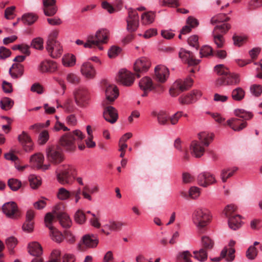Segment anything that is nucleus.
I'll return each instance as SVG.
<instances>
[{"label": "nucleus", "mask_w": 262, "mask_h": 262, "mask_svg": "<svg viewBox=\"0 0 262 262\" xmlns=\"http://www.w3.org/2000/svg\"><path fill=\"white\" fill-rule=\"evenodd\" d=\"M214 69L220 75L215 81L216 86L234 85L239 83L241 81L239 74L230 72L223 64L216 65Z\"/></svg>", "instance_id": "obj_1"}, {"label": "nucleus", "mask_w": 262, "mask_h": 262, "mask_svg": "<svg viewBox=\"0 0 262 262\" xmlns=\"http://www.w3.org/2000/svg\"><path fill=\"white\" fill-rule=\"evenodd\" d=\"M85 136L79 129L74 130L63 134L59 139V144L63 149L68 152L74 151L77 143L81 142Z\"/></svg>", "instance_id": "obj_2"}, {"label": "nucleus", "mask_w": 262, "mask_h": 262, "mask_svg": "<svg viewBox=\"0 0 262 262\" xmlns=\"http://www.w3.org/2000/svg\"><path fill=\"white\" fill-rule=\"evenodd\" d=\"M58 182L62 185H70L77 175V171L74 166L63 165L56 171Z\"/></svg>", "instance_id": "obj_3"}, {"label": "nucleus", "mask_w": 262, "mask_h": 262, "mask_svg": "<svg viewBox=\"0 0 262 262\" xmlns=\"http://www.w3.org/2000/svg\"><path fill=\"white\" fill-rule=\"evenodd\" d=\"M109 35V31L105 29L98 30L95 35H90L86 37V41L84 48H92L97 47L100 50H103V47L101 45L107 42Z\"/></svg>", "instance_id": "obj_4"}, {"label": "nucleus", "mask_w": 262, "mask_h": 262, "mask_svg": "<svg viewBox=\"0 0 262 262\" xmlns=\"http://www.w3.org/2000/svg\"><path fill=\"white\" fill-rule=\"evenodd\" d=\"M202 248L199 251L193 252L194 257L200 261H204L207 258V251L212 249L214 242L208 236H203L202 238Z\"/></svg>", "instance_id": "obj_5"}, {"label": "nucleus", "mask_w": 262, "mask_h": 262, "mask_svg": "<svg viewBox=\"0 0 262 262\" xmlns=\"http://www.w3.org/2000/svg\"><path fill=\"white\" fill-rule=\"evenodd\" d=\"M47 158L51 163L58 164L64 160V156L61 149L56 146H49L46 148Z\"/></svg>", "instance_id": "obj_6"}, {"label": "nucleus", "mask_w": 262, "mask_h": 262, "mask_svg": "<svg viewBox=\"0 0 262 262\" xmlns=\"http://www.w3.org/2000/svg\"><path fill=\"white\" fill-rule=\"evenodd\" d=\"M193 80L190 78H187L184 80H177L169 90L170 95L172 97L178 96L181 92L188 90L192 85Z\"/></svg>", "instance_id": "obj_7"}, {"label": "nucleus", "mask_w": 262, "mask_h": 262, "mask_svg": "<svg viewBox=\"0 0 262 262\" xmlns=\"http://www.w3.org/2000/svg\"><path fill=\"white\" fill-rule=\"evenodd\" d=\"M209 220L208 212L206 210L198 209L193 214V221L195 225L199 228L205 227Z\"/></svg>", "instance_id": "obj_8"}, {"label": "nucleus", "mask_w": 262, "mask_h": 262, "mask_svg": "<svg viewBox=\"0 0 262 262\" xmlns=\"http://www.w3.org/2000/svg\"><path fill=\"white\" fill-rule=\"evenodd\" d=\"M2 211L9 219H16L20 216L17 204L13 201L5 203L2 206Z\"/></svg>", "instance_id": "obj_9"}, {"label": "nucleus", "mask_w": 262, "mask_h": 262, "mask_svg": "<svg viewBox=\"0 0 262 262\" xmlns=\"http://www.w3.org/2000/svg\"><path fill=\"white\" fill-rule=\"evenodd\" d=\"M128 17L126 18L127 30L130 32L135 31L139 26V16L136 10L128 9Z\"/></svg>", "instance_id": "obj_10"}, {"label": "nucleus", "mask_w": 262, "mask_h": 262, "mask_svg": "<svg viewBox=\"0 0 262 262\" xmlns=\"http://www.w3.org/2000/svg\"><path fill=\"white\" fill-rule=\"evenodd\" d=\"M75 102L77 105L83 107L85 106L89 100V93L84 88L78 89L74 93Z\"/></svg>", "instance_id": "obj_11"}, {"label": "nucleus", "mask_w": 262, "mask_h": 262, "mask_svg": "<svg viewBox=\"0 0 262 262\" xmlns=\"http://www.w3.org/2000/svg\"><path fill=\"white\" fill-rule=\"evenodd\" d=\"M46 49L49 55L53 58L60 57L63 52L62 46L59 41H47Z\"/></svg>", "instance_id": "obj_12"}, {"label": "nucleus", "mask_w": 262, "mask_h": 262, "mask_svg": "<svg viewBox=\"0 0 262 262\" xmlns=\"http://www.w3.org/2000/svg\"><path fill=\"white\" fill-rule=\"evenodd\" d=\"M150 66L149 60L145 57H142L136 60L134 65V69L136 75L139 78L140 77L139 73H143L147 72Z\"/></svg>", "instance_id": "obj_13"}, {"label": "nucleus", "mask_w": 262, "mask_h": 262, "mask_svg": "<svg viewBox=\"0 0 262 262\" xmlns=\"http://www.w3.org/2000/svg\"><path fill=\"white\" fill-rule=\"evenodd\" d=\"M118 82L125 86H130L134 82L135 78L133 73L125 69H121L117 78Z\"/></svg>", "instance_id": "obj_14"}, {"label": "nucleus", "mask_w": 262, "mask_h": 262, "mask_svg": "<svg viewBox=\"0 0 262 262\" xmlns=\"http://www.w3.org/2000/svg\"><path fill=\"white\" fill-rule=\"evenodd\" d=\"M119 96V91L116 86L109 85L105 90V100L103 102V105H107L114 102Z\"/></svg>", "instance_id": "obj_15"}, {"label": "nucleus", "mask_w": 262, "mask_h": 262, "mask_svg": "<svg viewBox=\"0 0 262 262\" xmlns=\"http://www.w3.org/2000/svg\"><path fill=\"white\" fill-rule=\"evenodd\" d=\"M18 140L26 152L33 150L34 144L30 136L25 131L18 136Z\"/></svg>", "instance_id": "obj_16"}, {"label": "nucleus", "mask_w": 262, "mask_h": 262, "mask_svg": "<svg viewBox=\"0 0 262 262\" xmlns=\"http://www.w3.org/2000/svg\"><path fill=\"white\" fill-rule=\"evenodd\" d=\"M202 95L200 91L194 90L185 96H182L179 98L181 104H189L195 102Z\"/></svg>", "instance_id": "obj_17"}, {"label": "nucleus", "mask_w": 262, "mask_h": 262, "mask_svg": "<svg viewBox=\"0 0 262 262\" xmlns=\"http://www.w3.org/2000/svg\"><path fill=\"white\" fill-rule=\"evenodd\" d=\"M57 64L55 61L51 60H45L40 63L38 70L42 73H53L57 71Z\"/></svg>", "instance_id": "obj_18"}, {"label": "nucleus", "mask_w": 262, "mask_h": 262, "mask_svg": "<svg viewBox=\"0 0 262 262\" xmlns=\"http://www.w3.org/2000/svg\"><path fill=\"white\" fill-rule=\"evenodd\" d=\"M179 57L189 66H195L199 63L200 60L196 59L193 53L184 49H181L179 54Z\"/></svg>", "instance_id": "obj_19"}, {"label": "nucleus", "mask_w": 262, "mask_h": 262, "mask_svg": "<svg viewBox=\"0 0 262 262\" xmlns=\"http://www.w3.org/2000/svg\"><path fill=\"white\" fill-rule=\"evenodd\" d=\"M103 115L105 120L111 124L115 123L118 118L117 110L112 106L104 107Z\"/></svg>", "instance_id": "obj_20"}, {"label": "nucleus", "mask_w": 262, "mask_h": 262, "mask_svg": "<svg viewBox=\"0 0 262 262\" xmlns=\"http://www.w3.org/2000/svg\"><path fill=\"white\" fill-rule=\"evenodd\" d=\"M156 79L162 83L165 82L169 75V70L163 65H158L155 68Z\"/></svg>", "instance_id": "obj_21"}, {"label": "nucleus", "mask_w": 262, "mask_h": 262, "mask_svg": "<svg viewBox=\"0 0 262 262\" xmlns=\"http://www.w3.org/2000/svg\"><path fill=\"white\" fill-rule=\"evenodd\" d=\"M81 243L86 248H94L98 245L99 240L96 235L88 234L82 237Z\"/></svg>", "instance_id": "obj_22"}, {"label": "nucleus", "mask_w": 262, "mask_h": 262, "mask_svg": "<svg viewBox=\"0 0 262 262\" xmlns=\"http://www.w3.org/2000/svg\"><path fill=\"white\" fill-rule=\"evenodd\" d=\"M24 72V67L20 63H13L10 68L9 73L12 78L16 79L21 77Z\"/></svg>", "instance_id": "obj_23"}, {"label": "nucleus", "mask_w": 262, "mask_h": 262, "mask_svg": "<svg viewBox=\"0 0 262 262\" xmlns=\"http://www.w3.org/2000/svg\"><path fill=\"white\" fill-rule=\"evenodd\" d=\"M190 149L191 154L195 158H200L203 155L205 151L204 148L201 146L200 142L196 141L191 142Z\"/></svg>", "instance_id": "obj_24"}, {"label": "nucleus", "mask_w": 262, "mask_h": 262, "mask_svg": "<svg viewBox=\"0 0 262 262\" xmlns=\"http://www.w3.org/2000/svg\"><path fill=\"white\" fill-rule=\"evenodd\" d=\"M54 213L63 228H69L71 226L72 222L68 214L63 212L56 211H54Z\"/></svg>", "instance_id": "obj_25"}, {"label": "nucleus", "mask_w": 262, "mask_h": 262, "mask_svg": "<svg viewBox=\"0 0 262 262\" xmlns=\"http://www.w3.org/2000/svg\"><path fill=\"white\" fill-rule=\"evenodd\" d=\"M80 71L82 74L88 78H92L95 75V70L89 62L83 63L81 67Z\"/></svg>", "instance_id": "obj_26"}, {"label": "nucleus", "mask_w": 262, "mask_h": 262, "mask_svg": "<svg viewBox=\"0 0 262 262\" xmlns=\"http://www.w3.org/2000/svg\"><path fill=\"white\" fill-rule=\"evenodd\" d=\"M124 225V224L121 222H115L112 221L110 222L108 224L104 225L103 229H102V231L106 234L109 235L110 232L109 231H117L121 229L122 227Z\"/></svg>", "instance_id": "obj_27"}, {"label": "nucleus", "mask_w": 262, "mask_h": 262, "mask_svg": "<svg viewBox=\"0 0 262 262\" xmlns=\"http://www.w3.org/2000/svg\"><path fill=\"white\" fill-rule=\"evenodd\" d=\"M28 252L32 256L39 257L42 253L41 245L37 242H32L28 245Z\"/></svg>", "instance_id": "obj_28"}, {"label": "nucleus", "mask_w": 262, "mask_h": 262, "mask_svg": "<svg viewBox=\"0 0 262 262\" xmlns=\"http://www.w3.org/2000/svg\"><path fill=\"white\" fill-rule=\"evenodd\" d=\"M228 225L230 229L236 230L239 229L243 224L241 221V216L239 215H233L228 219Z\"/></svg>", "instance_id": "obj_29"}, {"label": "nucleus", "mask_w": 262, "mask_h": 262, "mask_svg": "<svg viewBox=\"0 0 262 262\" xmlns=\"http://www.w3.org/2000/svg\"><path fill=\"white\" fill-rule=\"evenodd\" d=\"M151 115L153 117H157L158 122L160 125H166L168 120L166 113L164 111H160L159 112L153 111L151 113Z\"/></svg>", "instance_id": "obj_30"}, {"label": "nucleus", "mask_w": 262, "mask_h": 262, "mask_svg": "<svg viewBox=\"0 0 262 262\" xmlns=\"http://www.w3.org/2000/svg\"><path fill=\"white\" fill-rule=\"evenodd\" d=\"M238 119L236 118H232L227 120L228 125L234 131L239 132L246 127L247 122H243L238 125Z\"/></svg>", "instance_id": "obj_31"}, {"label": "nucleus", "mask_w": 262, "mask_h": 262, "mask_svg": "<svg viewBox=\"0 0 262 262\" xmlns=\"http://www.w3.org/2000/svg\"><path fill=\"white\" fill-rule=\"evenodd\" d=\"M212 41L215 45L216 48H222L225 44V40L224 36L217 32H212Z\"/></svg>", "instance_id": "obj_32"}, {"label": "nucleus", "mask_w": 262, "mask_h": 262, "mask_svg": "<svg viewBox=\"0 0 262 262\" xmlns=\"http://www.w3.org/2000/svg\"><path fill=\"white\" fill-rule=\"evenodd\" d=\"M30 160L34 166L36 167L37 169H39L44 161V156L40 153H37L32 155Z\"/></svg>", "instance_id": "obj_33"}, {"label": "nucleus", "mask_w": 262, "mask_h": 262, "mask_svg": "<svg viewBox=\"0 0 262 262\" xmlns=\"http://www.w3.org/2000/svg\"><path fill=\"white\" fill-rule=\"evenodd\" d=\"M245 92L243 88L237 87L233 89L231 93L232 98L237 101L242 100L245 97Z\"/></svg>", "instance_id": "obj_34"}, {"label": "nucleus", "mask_w": 262, "mask_h": 262, "mask_svg": "<svg viewBox=\"0 0 262 262\" xmlns=\"http://www.w3.org/2000/svg\"><path fill=\"white\" fill-rule=\"evenodd\" d=\"M200 142L205 146H209L210 142L213 139L212 134L206 132H202L198 134Z\"/></svg>", "instance_id": "obj_35"}, {"label": "nucleus", "mask_w": 262, "mask_h": 262, "mask_svg": "<svg viewBox=\"0 0 262 262\" xmlns=\"http://www.w3.org/2000/svg\"><path fill=\"white\" fill-rule=\"evenodd\" d=\"M139 87L141 89L146 90H151L153 88L151 79L148 77H145L143 78L139 83Z\"/></svg>", "instance_id": "obj_36"}, {"label": "nucleus", "mask_w": 262, "mask_h": 262, "mask_svg": "<svg viewBox=\"0 0 262 262\" xmlns=\"http://www.w3.org/2000/svg\"><path fill=\"white\" fill-rule=\"evenodd\" d=\"M231 26L230 24L223 23L221 25L215 26L212 32H217L223 35L226 34L227 32L231 29Z\"/></svg>", "instance_id": "obj_37"}, {"label": "nucleus", "mask_w": 262, "mask_h": 262, "mask_svg": "<svg viewBox=\"0 0 262 262\" xmlns=\"http://www.w3.org/2000/svg\"><path fill=\"white\" fill-rule=\"evenodd\" d=\"M62 61L64 67H73L75 64L76 57L75 56L71 54L65 55L62 57Z\"/></svg>", "instance_id": "obj_38"}, {"label": "nucleus", "mask_w": 262, "mask_h": 262, "mask_svg": "<svg viewBox=\"0 0 262 262\" xmlns=\"http://www.w3.org/2000/svg\"><path fill=\"white\" fill-rule=\"evenodd\" d=\"M234 114L236 116L243 119L244 120H249L253 117L251 112H247L243 109L237 108L235 110Z\"/></svg>", "instance_id": "obj_39"}, {"label": "nucleus", "mask_w": 262, "mask_h": 262, "mask_svg": "<svg viewBox=\"0 0 262 262\" xmlns=\"http://www.w3.org/2000/svg\"><path fill=\"white\" fill-rule=\"evenodd\" d=\"M237 170V168L224 169L221 173V178L223 183L227 181V179L233 176Z\"/></svg>", "instance_id": "obj_40"}, {"label": "nucleus", "mask_w": 262, "mask_h": 262, "mask_svg": "<svg viewBox=\"0 0 262 262\" xmlns=\"http://www.w3.org/2000/svg\"><path fill=\"white\" fill-rule=\"evenodd\" d=\"M50 236L53 241L57 243H61L63 239L62 233L55 228H53L52 230H50Z\"/></svg>", "instance_id": "obj_41"}, {"label": "nucleus", "mask_w": 262, "mask_h": 262, "mask_svg": "<svg viewBox=\"0 0 262 262\" xmlns=\"http://www.w3.org/2000/svg\"><path fill=\"white\" fill-rule=\"evenodd\" d=\"M230 20V17H228L226 14L221 13L213 16L210 19L211 24L214 25L219 23H225Z\"/></svg>", "instance_id": "obj_42"}, {"label": "nucleus", "mask_w": 262, "mask_h": 262, "mask_svg": "<svg viewBox=\"0 0 262 262\" xmlns=\"http://www.w3.org/2000/svg\"><path fill=\"white\" fill-rule=\"evenodd\" d=\"M72 195L71 192L63 187H61L58 189L57 193V198L61 201H64L68 200Z\"/></svg>", "instance_id": "obj_43"}, {"label": "nucleus", "mask_w": 262, "mask_h": 262, "mask_svg": "<svg viewBox=\"0 0 262 262\" xmlns=\"http://www.w3.org/2000/svg\"><path fill=\"white\" fill-rule=\"evenodd\" d=\"M14 102L10 98L4 97L0 101L1 108L5 111L10 110L13 106Z\"/></svg>", "instance_id": "obj_44"}, {"label": "nucleus", "mask_w": 262, "mask_h": 262, "mask_svg": "<svg viewBox=\"0 0 262 262\" xmlns=\"http://www.w3.org/2000/svg\"><path fill=\"white\" fill-rule=\"evenodd\" d=\"M37 19V16L33 13L24 14L22 16L21 20L25 24L31 25L33 24Z\"/></svg>", "instance_id": "obj_45"}, {"label": "nucleus", "mask_w": 262, "mask_h": 262, "mask_svg": "<svg viewBox=\"0 0 262 262\" xmlns=\"http://www.w3.org/2000/svg\"><path fill=\"white\" fill-rule=\"evenodd\" d=\"M192 257L190 252L188 251H184L182 252H180L178 255L177 259L178 262H192L190 258Z\"/></svg>", "instance_id": "obj_46"}, {"label": "nucleus", "mask_w": 262, "mask_h": 262, "mask_svg": "<svg viewBox=\"0 0 262 262\" xmlns=\"http://www.w3.org/2000/svg\"><path fill=\"white\" fill-rule=\"evenodd\" d=\"M6 244L9 250L10 253L13 254L14 253L13 249L17 244V240L13 236L9 237L6 239Z\"/></svg>", "instance_id": "obj_47"}, {"label": "nucleus", "mask_w": 262, "mask_h": 262, "mask_svg": "<svg viewBox=\"0 0 262 262\" xmlns=\"http://www.w3.org/2000/svg\"><path fill=\"white\" fill-rule=\"evenodd\" d=\"M200 54L201 58L213 55L212 48L208 45L203 46L200 50Z\"/></svg>", "instance_id": "obj_48"}, {"label": "nucleus", "mask_w": 262, "mask_h": 262, "mask_svg": "<svg viewBox=\"0 0 262 262\" xmlns=\"http://www.w3.org/2000/svg\"><path fill=\"white\" fill-rule=\"evenodd\" d=\"M8 185L12 190L17 191L20 188L21 183L17 179L12 178L8 180Z\"/></svg>", "instance_id": "obj_49"}, {"label": "nucleus", "mask_w": 262, "mask_h": 262, "mask_svg": "<svg viewBox=\"0 0 262 262\" xmlns=\"http://www.w3.org/2000/svg\"><path fill=\"white\" fill-rule=\"evenodd\" d=\"M237 209V207L233 204H230L227 205L224 210H223V213L225 216L228 219L229 217H231V215Z\"/></svg>", "instance_id": "obj_50"}, {"label": "nucleus", "mask_w": 262, "mask_h": 262, "mask_svg": "<svg viewBox=\"0 0 262 262\" xmlns=\"http://www.w3.org/2000/svg\"><path fill=\"white\" fill-rule=\"evenodd\" d=\"M85 215L81 210H78L75 212L74 220L77 223L82 224L85 222Z\"/></svg>", "instance_id": "obj_51"}, {"label": "nucleus", "mask_w": 262, "mask_h": 262, "mask_svg": "<svg viewBox=\"0 0 262 262\" xmlns=\"http://www.w3.org/2000/svg\"><path fill=\"white\" fill-rule=\"evenodd\" d=\"M144 23L151 24L154 21L155 14L151 12L143 13L141 16Z\"/></svg>", "instance_id": "obj_52"}, {"label": "nucleus", "mask_w": 262, "mask_h": 262, "mask_svg": "<svg viewBox=\"0 0 262 262\" xmlns=\"http://www.w3.org/2000/svg\"><path fill=\"white\" fill-rule=\"evenodd\" d=\"M54 219V216L50 212L47 213L45 217V223L47 227L50 230H52L54 228L52 226V223Z\"/></svg>", "instance_id": "obj_53"}, {"label": "nucleus", "mask_w": 262, "mask_h": 262, "mask_svg": "<svg viewBox=\"0 0 262 262\" xmlns=\"http://www.w3.org/2000/svg\"><path fill=\"white\" fill-rule=\"evenodd\" d=\"M209 176V172H202L198 175V184L204 187H207V177Z\"/></svg>", "instance_id": "obj_54"}, {"label": "nucleus", "mask_w": 262, "mask_h": 262, "mask_svg": "<svg viewBox=\"0 0 262 262\" xmlns=\"http://www.w3.org/2000/svg\"><path fill=\"white\" fill-rule=\"evenodd\" d=\"M43 39L40 37H37L32 41L31 46L34 49L42 50L43 48Z\"/></svg>", "instance_id": "obj_55"}, {"label": "nucleus", "mask_w": 262, "mask_h": 262, "mask_svg": "<svg viewBox=\"0 0 262 262\" xmlns=\"http://www.w3.org/2000/svg\"><path fill=\"white\" fill-rule=\"evenodd\" d=\"M257 254V251L254 246H250L246 252V256L249 259H254Z\"/></svg>", "instance_id": "obj_56"}, {"label": "nucleus", "mask_w": 262, "mask_h": 262, "mask_svg": "<svg viewBox=\"0 0 262 262\" xmlns=\"http://www.w3.org/2000/svg\"><path fill=\"white\" fill-rule=\"evenodd\" d=\"M29 180L30 186L33 189H36L41 185V181L34 175L30 176Z\"/></svg>", "instance_id": "obj_57"}, {"label": "nucleus", "mask_w": 262, "mask_h": 262, "mask_svg": "<svg viewBox=\"0 0 262 262\" xmlns=\"http://www.w3.org/2000/svg\"><path fill=\"white\" fill-rule=\"evenodd\" d=\"M121 49L120 47L113 46L110 48L108 51V56L110 58H113L117 56L121 52Z\"/></svg>", "instance_id": "obj_58"}, {"label": "nucleus", "mask_w": 262, "mask_h": 262, "mask_svg": "<svg viewBox=\"0 0 262 262\" xmlns=\"http://www.w3.org/2000/svg\"><path fill=\"white\" fill-rule=\"evenodd\" d=\"M49 135L48 131L43 130L39 135L38 143L40 145L45 144L49 140Z\"/></svg>", "instance_id": "obj_59"}, {"label": "nucleus", "mask_w": 262, "mask_h": 262, "mask_svg": "<svg viewBox=\"0 0 262 262\" xmlns=\"http://www.w3.org/2000/svg\"><path fill=\"white\" fill-rule=\"evenodd\" d=\"M250 90L253 95L258 97L262 93V86L258 84H253L251 86Z\"/></svg>", "instance_id": "obj_60"}, {"label": "nucleus", "mask_w": 262, "mask_h": 262, "mask_svg": "<svg viewBox=\"0 0 262 262\" xmlns=\"http://www.w3.org/2000/svg\"><path fill=\"white\" fill-rule=\"evenodd\" d=\"M57 11V7L56 6L43 7V12L46 16H53L56 14Z\"/></svg>", "instance_id": "obj_61"}, {"label": "nucleus", "mask_w": 262, "mask_h": 262, "mask_svg": "<svg viewBox=\"0 0 262 262\" xmlns=\"http://www.w3.org/2000/svg\"><path fill=\"white\" fill-rule=\"evenodd\" d=\"M162 6L172 7H178L180 4L178 0H160Z\"/></svg>", "instance_id": "obj_62"}, {"label": "nucleus", "mask_w": 262, "mask_h": 262, "mask_svg": "<svg viewBox=\"0 0 262 262\" xmlns=\"http://www.w3.org/2000/svg\"><path fill=\"white\" fill-rule=\"evenodd\" d=\"M200 194V189L197 187H191L189 191V196L192 199L198 198Z\"/></svg>", "instance_id": "obj_63"}, {"label": "nucleus", "mask_w": 262, "mask_h": 262, "mask_svg": "<svg viewBox=\"0 0 262 262\" xmlns=\"http://www.w3.org/2000/svg\"><path fill=\"white\" fill-rule=\"evenodd\" d=\"M188 43L196 50L199 48L198 37L196 35H192L188 38Z\"/></svg>", "instance_id": "obj_64"}]
</instances>
